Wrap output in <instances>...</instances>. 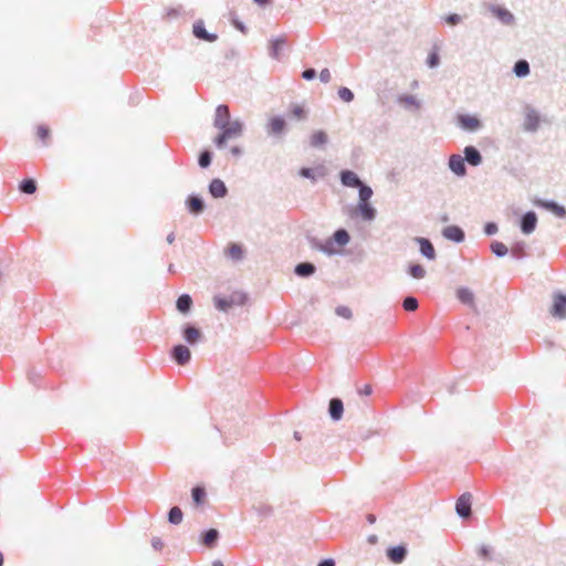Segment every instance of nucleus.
Returning <instances> with one entry per match:
<instances>
[{
  "label": "nucleus",
  "instance_id": "nucleus-46",
  "mask_svg": "<svg viewBox=\"0 0 566 566\" xmlns=\"http://www.w3.org/2000/svg\"><path fill=\"white\" fill-rule=\"evenodd\" d=\"M253 509L260 516H263V517L270 516L273 512L272 506L269 504H264V503L253 506Z\"/></svg>",
  "mask_w": 566,
  "mask_h": 566
},
{
  "label": "nucleus",
  "instance_id": "nucleus-26",
  "mask_svg": "<svg viewBox=\"0 0 566 566\" xmlns=\"http://www.w3.org/2000/svg\"><path fill=\"white\" fill-rule=\"evenodd\" d=\"M316 272V266L312 262H300L294 268V274L298 277H310Z\"/></svg>",
  "mask_w": 566,
  "mask_h": 566
},
{
  "label": "nucleus",
  "instance_id": "nucleus-3",
  "mask_svg": "<svg viewBox=\"0 0 566 566\" xmlns=\"http://www.w3.org/2000/svg\"><path fill=\"white\" fill-rule=\"evenodd\" d=\"M541 122L539 113L530 104L524 106V130L535 133L538 130Z\"/></svg>",
  "mask_w": 566,
  "mask_h": 566
},
{
  "label": "nucleus",
  "instance_id": "nucleus-17",
  "mask_svg": "<svg viewBox=\"0 0 566 566\" xmlns=\"http://www.w3.org/2000/svg\"><path fill=\"white\" fill-rule=\"evenodd\" d=\"M286 44H287V39L285 35H281L275 39H272L270 41V45H269V55L272 59L280 61L281 56H282V51L286 46Z\"/></svg>",
  "mask_w": 566,
  "mask_h": 566
},
{
  "label": "nucleus",
  "instance_id": "nucleus-36",
  "mask_svg": "<svg viewBox=\"0 0 566 566\" xmlns=\"http://www.w3.org/2000/svg\"><path fill=\"white\" fill-rule=\"evenodd\" d=\"M232 306H241L248 302V294L243 291H233L229 296Z\"/></svg>",
  "mask_w": 566,
  "mask_h": 566
},
{
  "label": "nucleus",
  "instance_id": "nucleus-42",
  "mask_svg": "<svg viewBox=\"0 0 566 566\" xmlns=\"http://www.w3.org/2000/svg\"><path fill=\"white\" fill-rule=\"evenodd\" d=\"M228 255L234 260L239 261L243 258V249L240 244L232 243L228 248Z\"/></svg>",
  "mask_w": 566,
  "mask_h": 566
},
{
  "label": "nucleus",
  "instance_id": "nucleus-63",
  "mask_svg": "<svg viewBox=\"0 0 566 566\" xmlns=\"http://www.w3.org/2000/svg\"><path fill=\"white\" fill-rule=\"evenodd\" d=\"M178 13H179V12H178V10H176V9H170V10L167 12V15H168V18H175V17H177V15H178Z\"/></svg>",
  "mask_w": 566,
  "mask_h": 566
},
{
  "label": "nucleus",
  "instance_id": "nucleus-14",
  "mask_svg": "<svg viewBox=\"0 0 566 566\" xmlns=\"http://www.w3.org/2000/svg\"><path fill=\"white\" fill-rule=\"evenodd\" d=\"M413 241L416 243H418L419 251L422 256H424L426 259L431 260V261L436 260V258H437L436 249H434L432 242L428 238L416 237L413 239Z\"/></svg>",
  "mask_w": 566,
  "mask_h": 566
},
{
  "label": "nucleus",
  "instance_id": "nucleus-55",
  "mask_svg": "<svg viewBox=\"0 0 566 566\" xmlns=\"http://www.w3.org/2000/svg\"><path fill=\"white\" fill-rule=\"evenodd\" d=\"M446 22L450 25H457L461 21V17L458 13H450L444 18Z\"/></svg>",
  "mask_w": 566,
  "mask_h": 566
},
{
  "label": "nucleus",
  "instance_id": "nucleus-27",
  "mask_svg": "<svg viewBox=\"0 0 566 566\" xmlns=\"http://www.w3.org/2000/svg\"><path fill=\"white\" fill-rule=\"evenodd\" d=\"M219 537L220 534L217 528H209L202 532L201 543L208 548H213L217 545Z\"/></svg>",
  "mask_w": 566,
  "mask_h": 566
},
{
  "label": "nucleus",
  "instance_id": "nucleus-52",
  "mask_svg": "<svg viewBox=\"0 0 566 566\" xmlns=\"http://www.w3.org/2000/svg\"><path fill=\"white\" fill-rule=\"evenodd\" d=\"M50 136V129L48 126L45 125H39L38 126V137L44 143L46 144V139L49 138Z\"/></svg>",
  "mask_w": 566,
  "mask_h": 566
},
{
  "label": "nucleus",
  "instance_id": "nucleus-10",
  "mask_svg": "<svg viewBox=\"0 0 566 566\" xmlns=\"http://www.w3.org/2000/svg\"><path fill=\"white\" fill-rule=\"evenodd\" d=\"M472 495L470 493H463L462 495L459 496V499L457 500V503H455V511H457V514L462 517V518H468L471 516L472 514V511H471V506H472Z\"/></svg>",
  "mask_w": 566,
  "mask_h": 566
},
{
  "label": "nucleus",
  "instance_id": "nucleus-12",
  "mask_svg": "<svg viewBox=\"0 0 566 566\" xmlns=\"http://www.w3.org/2000/svg\"><path fill=\"white\" fill-rule=\"evenodd\" d=\"M172 359L180 366L187 365L191 359V353L186 345L178 344L171 348Z\"/></svg>",
  "mask_w": 566,
  "mask_h": 566
},
{
  "label": "nucleus",
  "instance_id": "nucleus-44",
  "mask_svg": "<svg viewBox=\"0 0 566 566\" xmlns=\"http://www.w3.org/2000/svg\"><path fill=\"white\" fill-rule=\"evenodd\" d=\"M426 63H427L428 67H430V69H434V67L439 66L440 55H439L438 50L434 49L429 53Z\"/></svg>",
  "mask_w": 566,
  "mask_h": 566
},
{
  "label": "nucleus",
  "instance_id": "nucleus-11",
  "mask_svg": "<svg viewBox=\"0 0 566 566\" xmlns=\"http://www.w3.org/2000/svg\"><path fill=\"white\" fill-rule=\"evenodd\" d=\"M182 337L189 345H195L203 339L202 332L191 323L182 327Z\"/></svg>",
  "mask_w": 566,
  "mask_h": 566
},
{
  "label": "nucleus",
  "instance_id": "nucleus-60",
  "mask_svg": "<svg viewBox=\"0 0 566 566\" xmlns=\"http://www.w3.org/2000/svg\"><path fill=\"white\" fill-rule=\"evenodd\" d=\"M317 566H335V560L332 558H325L321 560Z\"/></svg>",
  "mask_w": 566,
  "mask_h": 566
},
{
  "label": "nucleus",
  "instance_id": "nucleus-56",
  "mask_svg": "<svg viewBox=\"0 0 566 566\" xmlns=\"http://www.w3.org/2000/svg\"><path fill=\"white\" fill-rule=\"evenodd\" d=\"M316 70L313 69V67H308V69H305L303 72H302V77L306 81H312L316 77Z\"/></svg>",
  "mask_w": 566,
  "mask_h": 566
},
{
  "label": "nucleus",
  "instance_id": "nucleus-50",
  "mask_svg": "<svg viewBox=\"0 0 566 566\" xmlns=\"http://www.w3.org/2000/svg\"><path fill=\"white\" fill-rule=\"evenodd\" d=\"M399 102L408 105H413L417 108L420 107L419 101L413 95H401Z\"/></svg>",
  "mask_w": 566,
  "mask_h": 566
},
{
  "label": "nucleus",
  "instance_id": "nucleus-34",
  "mask_svg": "<svg viewBox=\"0 0 566 566\" xmlns=\"http://www.w3.org/2000/svg\"><path fill=\"white\" fill-rule=\"evenodd\" d=\"M327 142H328L327 134L324 130H316L311 136L310 144H311L312 147L318 148V147H322V146L326 145Z\"/></svg>",
  "mask_w": 566,
  "mask_h": 566
},
{
  "label": "nucleus",
  "instance_id": "nucleus-15",
  "mask_svg": "<svg viewBox=\"0 0 566 566\" xmlns=\"http://www.w3.org/2000/svg\"><path fill=\"white\" fill-rule=\"evenodd\" d=\"M407 555L408 548L403 544L390 546L386 551L387 558L394 564L402 563L406 559Z\"/></svg>",
  "mask_w": 566,
  "mask_h": 566
},
{
  "label": "nucleus",
  "instance_id": "nucleus-61",
  "mask_svg": "<svg viewBox=\"0 0 566 566\" xmlns=\"http://www.w3.org/2000/svg\"><path fill=\"white\" fill-rule=\"evenodd\" d=\"M40 378V375L36 374L34 370H31L29 373V379L32 384L36 385L38 379Z\"/></svg>",
  "mask_w": 566,
  "mask_h": 566
},
{
  "label": "nucleus",
  "instance_id": "nucleus-19",
  "mask_svg": "<svg viewBox=\"0 0 566 566\" xmlns=\"http://www.w3.org/2000/svg\"><path fill=\"white\" fill-rule=\"evenodd\" d=\"M442 235L454 243H461L465 240V233L459 226H448L442 229Z\"/></svg>",
  "mask_w": 566,
  "mask_h": 566
},
{
  "label": "nucleus",
  "instance_id": "nucleus-32",
  "mask_svg": "<svg viewBox=\"0 0 566 566\" xmlns=\"http://www.w3.org/2000/svg\"><path fill=\"white\" fill-rule=\"evenodd\" d=\"M191 497L192 502L196 506H201L207 497V492L205 486L202 485H196L191 490Z\"/></svg>",
  "mask_w": 566,
  "mask_h": 566
},
{
  "label": "nucleus",
  "instance_id": "nucleus-47",
  "mask_svg": "<svg viewBox=\"0 0 566 566\" xmlns=\"http://www.w3.org/2000/svg\"><path fill=\"white\" fill-rule=\"evenodd\" d=\"M230 21L235 29H238L242 33H247V27L237 18L234 11H230Z\"/></svg>",
  "mask_w": 566,
  "mask_h": 566
},
{
  "label": "nucleus",
  "instance_id": "nucleus-45",
  "mask_svg": "<svg viewBox=\"0 0 566 566\" xmlns=\"http://www.w3.org/2000/svg\"><path fill=\"white\" fill-rule=\"evenodd\" d=\"M337 93L339 98L346 103H350L354 101V93L346 86L339 87Z\"/></svg>",
  "mask_w": 566,
  "mask_h": 566
},
{
  "label": "nucleus",
  "instance_id": "nucleus-13",
  "mask_svg": "<svg viewBox=\"0 0 566 566\" xmlns=\"http://www.w3.org/2000/svg\"><path fill=\"white\" fill-rule=\"evenodd\" d=\"M537 226V214L534 211L525 212L520 219V229L524 234H531Z\"/></svg>",
  "mask_w": 566,
  "mask_h": 566
},
{
  "label": "nucleus",
  "instance_id": "nucleus-25",
  "mask_svg": "<svg viewBox=\"0 0 566 566\" xmlns=\"http://www.w3.org/2000/svg\"><path fill=\"white\" fill-rule=\"evenodd\" d=\"M328 413L332 420L339 421L344 413V403L340 398H332L328 405Z\"/></svg>",
  "mask_w": 566,
  "mask_h": 566
},
{
  "label": "nucleus",
  "instance_id": "nucleus-28",
  "mask_svg": "<svg viewBox=\"0 0 566 566\" xmlns=\"http://www.w3.org/2000/svg\"><path fill=\"white\" fill-rule=\"evenodd\" d=\"M192 307V298L189 294H181L177 301H176V308L182 313V314H187L188 312H190Z\"/></svg>",
  "mask_w": 566,
  "mask_h": 566
},
{
  "label": "nucleus",
  "instance_id": "nucleus-40",
  "mask_svg": "<svg viewBox=\"0 0 566 566\" xmlns=\"http://www.w3.org/2000/svg\"><path fill=\"white\" fill-rule=\"evenodd\" d=\"M490 249H491L492 253L497 258H503L509 253L507 247L503 242H500V241H493L490 244Z\"/></svg>",
  "mask_w": 566,
  "mask_h": 566
},
{
  "label": "nucleus",
  "instance_id": "nucleus-39",
  "mask_svg": "<svg viewBox=\"0 0 566 566\" xmlns=\"http://www.w3.org/2000/svg\"><path fill=\"white\" fill-rule=\"evenodd\" d=\"M426 273L424 268L419 263H411L408 266V274L413 279L421 280L426 276Z\"/></svg>",
  "mask_w": 566,
  "mask_h": 566
},
{
  "label": "nucleus",
  "instance_id": "nucleus-43",
  "mask_svg": "<svg viewBox=\"0 0 566 566\" xmlns=\"http://www.w3.org/2000/svg\"><path fill=\"white\" fill-rule=\"evenodd\" d=\"M402 307L407 312H415L419 307V302L415 296L408 295L402 300Z\"/></svg>",
  "mask_w": 566,
  "mask_h": 566
},
{
  "label": "nucleus",
  "instance_id": "nucleus-57",
  "mask_svg": "<svg viewBox=\"0 0 566 566\" xmlns=\"http://www.w3.org/2000/svg\"><path fill=\"white\" fill-rule=\"evenodd\" d=\"M319 80L323 82V83H328L329 80H331V72L328 69H323L319 73Z\"/></svg>",
  "mask_w": 566,
  "mask_h": 566
},
{
  "label": "nucleus",
  "instance_id": "nucleus-41",
  "mask_svg": "<svg viewBox=\"0 0 566 566\" xmlns=\"http://www.w3.org/2000/svg\"><path fill=\"white\" fill-rule=\"evenodd\" d=\"M212 151L210 149H203L198 157V165L201 168H208L212 161Z\"/></svg>",
  "mask_w": 566,
  "mask_h": 566
},
{
  "label": "nucleus",
  "instance_id": "nucleus-9",
  "mask_svg": "<svg viewBox=\"0 0 566 566\" xmlns=\"http://www.w3.org/2000/svg\"><path fill=\"white\" fill-rule=\"evenodd\" d=\"M192 34L196 39L206 41L209 43L216 42L218 40L217 33H211L206 30L203 20H197L192 25Z\"/></svg>",
  "mask_w": 566,
  "mask_h": 566
},
{
  "label": "nucleus",
  "instance_id": "nucleus-18",
  "mask_svg": "<svg viewBox=\"0 0 566 566\" xmlns=\"http://www.w3.org/2000/svg\"><path fill=\"white\" fill-rule=\"evenodd\" d=\"M339 180L344 187L357 188L363 182L359 176L349 169H343L339 172Z\"/></svg>",
  "mask_w": 566,
  "mask_h": 566
},
{
  "label": "nucleus",
  "instance_id": "nucleus-37",
  "mask_svg": "<svg viewBox=\"0 0 566 566\" xmlns=\"http://www.w3.org/2000/svg\"><path fill=\"white\" fill-rule=\"evenodd\" d=\"M36 189V181L32 178H25L19 184V190L22 193L32 195Z\"/></svg>",
  "mask_w": 566,
  "mask_h": 566
},
{
  "label": "nucleus",
  "instance_id": "nucleus-58",
  "mask_svg": "<svg viewBox=\"0 0 566 566\" xmlns=\"http://www.w3.org/2000/svg\"><path fill=\"white\" fill-rule=\"evenodd\" d=\"M151 546L155 551H160L164 547V543L159 537H153Z\"/></svg>",
  "mask_w": 566,
  "mask_h": 566
},
{
  "label": "nucleus",
  "instance_id": "nucleus-48",
  "mask_svg": "<svg viewBox=\"0 0 566 566\" xmlns=\"http://www.w3.org/2000/svg\"><path fill=\"white\" fill-rule=\"evenodd\" d=\"M306 240L312 249L318 250L322 252L324 241L319 240L318 238H316L314 235H307Z\"/></svg>",
  "mask_w": 566,
  "mask_h": 566
},
{
  "label": "nucleus",
  "instance_id": "nucleus-16",
  "mask_svg": "<svg viewBox=\"0 0 566 566\" xmlns=\"http://www.w3.org/2000/svg\"><path fill=\"white\" fill-rule=\"evenodd\" d=\"M449 169L458 177L467 175L465 159L459 154H453L449 157Z\"/></svg>",
  "mask_w": 566,
  "mask_h": 566
},
{
  "label": "nucleus",
  "instance_id": "nucleus-29",
  "mask_svg": "<svg viewBox=\"0 0 566 566\" xmlns=\"http://www.w3.org/2000/svg\"><path fill=\"white\" fill-rule=\"evenodd\" d=\"M458 300L465 305L473 306L474 305V294L468 287H460L457 290Z\"/></svg>",
  "mask_w": 566,
  "mask_h": 566
},
{
  "label": "nucleus",
  "instance_id": "nucleus-54",
  "mask_svg": "<svg viewBox=\"0 0 566 566\" xmlns=\"http://www.w3.org/2000/svg\"><path fill=\"white\" fill-rule=\"evenodd\" d=\"M491 552H492V549L490 546L482 545V546H480L478 554L483 559H491Z\"/></svg>",
  "mask_w": 566,
  "mask_h": 566
},
{
  "label": "nucleus",
  "instance_id": "nucleus-1",
  "mask_svg": "<svg viewBox=\"0 0 566 566\" xmlns=\"http://www.w3.org/2000/svg\"><path fill=\"white\" fill-rule=\"evenodd\" d=\"M213 126L220 129V133L213 139L216 147L219 149L223 148L229 139L238 138L243 133L242 122L238 119L231 122L230 109L226 104H220L216 108Z\"/></svg>",
  "mask_w": 566,
  "mask_h": 566
},
{
  "label": "nucleus",
  "instance_id": "nucleus-4",
  "mask_svg": "<svg viewBox=\"0 0 566 566\" xmlns=\"http://www.w3.org/2000/svg\"><path fill=\"white\" fill-rule=\"evenodd\" d=\"M549 313L555 318H566V294L559 291L553 293V305Z\"/></svg>",
  "mask_w": 566,
  "mask_h": 566
},
{
  "label": "nucleus",
  "instance_id": "nucleus-51",
  "mask_svg": "<svg viewBox=\"0 0 566 566\" xmlns=\"http://www.w3.org/2000/svg\"><path fill=\"white\" fill-rule=\"evenodd\" d=\"M483 231L488 237L494 235L499 231V227L495 222H486L483 227Z\"/></svg>",
  "mask_w": 566,
  "mask_h": 566
},
{
  "label": "nucleus",
  "instance_id": "nucleus-38",
  "mask_svg": "<svg viewBox=\"0 0 566 566\" xmlns=\"http://www.w3.org/2000/svg\"><path fill=\"white\" fill-rule=\"evenodd\" d=\"M184 513L179 506H172L168 512V522L172 525H179L182 522Z\"/></svg>",
  "mask_w": 566,
  "mask_h": 566
},
{
  "label": "nucleus",
  "instance_id": "nucleus-2",
  "mask_svg": "<svg viewBox=\"0 0 566 566\" xmlns=\"http://www.w3.org/2000/svg\"><path fill=\"white\" fill-rule=\"evenodd\" d=\"M350 241V235L348 231L344 228L337 229L331 238L324 241L322 252L327 255H335L340 253V250L336 249L335 245L339 248L345 247Z\"/></svg>",
  "mask_w": 566,
  "mask_h": 566
},
{
  "label": "nucleus",
  "instance_id": "nucleus-24",
  "mask_svg": "<svg viewBox=\"0 0 566 566\" xmlns=\"http://www.w3.org/2000/svg\"><path fill=\"white\" fill-rule=\"evenodd\" d=\"M536 205L553 212L559 218H566V208L554 200H537Z\"/></svg>",
  "mask_w": 566,
  "mask_h": 566
},
{
  "label": "nucleus",
  "instance_id": "nucleus-6",
  "mask_svg": "<svg viewBox=\"0 0 566 566\" xmlns=\"http://www.w3.org/2000/svg\"><path fill=\"white\" fill-rule=\"evenodd\" d=\"M287 125L282 116H273L266 124V134L269 136H283L286 134Z\"/></svg>",
  "mask_w": 566,
  "mask_h": 566
},
{
  "label": "nucleus",
  "instance_id": "nucleus-31",
  "mask_svg": "<svg viewBox=\"0 0 566 566\" xmlns=\"http://www.w3.org/2000/svg\"><path fill=\"white\" fill-rule=\"evenodd\" d=\"M527 244L524 241H517L511 247V255L516 260H522L527 256Z\"/></svg>",
  "mask_w": 566,
  "mask_h": 566
},
{
  "label": "nucleus",
  "instance_id": "nucleus-20",
  "mask_svg": "<svg viewBox=\"0 0 566 566\" xmlns=\"http://www.w3.org/2000/svg\"><path fill=\"white\" fill-rule=\"evenodd\" d=\"M458 124L464 130L474 132L482 127V123L478 117L460 114L458 115Z\"/></svg>",
  "mask_w": 566,
  "mask_h": 566
},
{
  "label": "nucleus",
  "instance_id": "nucleus-23",
  "mask_svg": "<svg viewBox=\"0 0 566 566\" xmlns=\"http://www.w3.org/2000/svg\"><path fill=\"white\" fill-rule=\"evenodd\" d=\"M463 154H464L463 159H465V163H468L469 165H471L473 167L481 165L483 161V157H482L480 150L475 146H472V145L467 146L463 150Z\"/></svg>",
  "mask_w": 566,
  "mask_h": 566
},
{
  "label": "nucleus",
  "instance_id": "nucleus-33",
  "mask_svg": "<svg viewBox=\"0 0 566 566\" xmlns=\"http://www.w3.org/2000/svg\"><path fill=\"white\" fill-rule=\"evenodd\" d=\"M213 305L214 307L220 311L227 313L230 308H232V304L230 303V300L228 296H223L221 294H216L213 296Z\"/></svg>",
  "mask_w": 566,
  "mask_h": 566
},
{
  "label": "nucleus",
  "instance_id": "nucleus-8",
  "mask_svg": "<svg viewBox=\"0 0 566 566\" xmlns=\"http://www.w3.org/2000/svg\"><path fill=\"white\" fill-rule=\"evenodd\" d=\"M186 208L192 216H200L206 209V202L199 195L191 193L186 199Z\"/></svg>",
  "mask_w": 566,
  "mask_h": 566
},
{
  "label": "nucleus",
  "instance_id": "nucleus-7",
  "mask_svg": "<svg viewBox=\"0 0 566 566\" xmlns=\"http://www.w3.org/2000/svg\"><path fill=\"white\" fill-rule=\"evenodd\" d=\"M352 217H360L364 221H374L377 210L370 202H358Z\"/></svg>",
  "mask_w": 566,
  "mask_h": 566
},
{
  "label": "nucleus",
  "instance_id": "nucleus-49",
  "mask_svg": "<svg viewBox=\"0 0 566 566\" xmlns=\"http://www.w3.org/2000/svg\"><path fill=\"white\" fill-rule=\"evenodd\" d=\"M335 313L338 316L344 317L346 319H349L353 316L352 310L349 307H347V306H344V305L337 306L336 310H335Z\"/></svg>",
  "mask_w": 566,
  "mask_h": 566
},
{
  "label": "nucleus",
  "instance_id": "nucleus-21",
  "mask_svg": "<svg viewBox=\"0 0 566 566\" xmlns=\"http://www.w3.org/2000/svg\"><path fill=\"white\" fill-rule=\"evenodd\" d=\"M490 11L505 25H513L515 23L514 14L503 7L492 4Z\"/></svg>",
  "mask_w": 566,
  "mask_h": 566
},
{
  "label": "nucleus",
  "instance_id": "nucleus-64",
  "mask_svg": "<svg viewBox=\"0 0 566 566\" xmlns=\"http://www.w3.org/2000/svg\"><path fill=\"white\" fill-rule=\"evenodd\" d=\"M166 240H167V242H168L169 244L174 243V241H175V232H170V233L167 235Z\"/></svg>",
  "mask_w": 566,
  "mask_h": 566
},
{
  "label": "nucleus",
  "instance_id": "nucleus-59",
  "mask_svg": "<svg viewBox=\"0 0 566 566\" xmlns=\"http://www.w3.org/2000/svg\"><path fill=\"white\" fill-rule=\"evenodd\" d=\"M373 392V388L370 385H365L363 388L358 389V394L360 396H369Z\"/></svg>",
  "mask_w": 566,
  "mask_h": 566
},
{
  "label": "nucleus",
  "instance_id": "nucleus-30",
  "mask_svg": "<svg viewBox=\"0 0 566 566\" xmlns=\"http://www.w3.org/2000/svg\"><path fill=\"white\" fill-rule=\"evenodd\" d=\"M513 73L517 77H526L531 73L530 63L524 59L517 60L513 66Z\"/></svg>",
  "mask_w": 566,
  "mask_h": 566
},
{
  "label": "nucleus",
  "instance_id": "nucleus-22",
  "mask_svg": "<svg viewBox=\"0 0 566 566\" xmlns=\"http://www.w3.org/2000/svg\"><path fill=\"white\" fill-rule=\"evenodd\" d=\"M209 193L212 198L221 199L228 195V188L223 180L214 178L208 186Z\"/></svg>",
  "mask_w": 566,
  "mask_h": 566
},
{
  "label": "nucleus",
  "instance_id": "nucleus-53",
  "mask_svg": "<svg viewBox=\"0 0 566 566\" xmlns=\"http://www.w3.org/2000/svg\"><path fill=\"white\" fill-rule=\"evenodd\" d=\"M291 112H292V115L297 119L306 118V111L300 105H293Z\"/></svg>",
  "mask_w": 566,
  "mask_h": 566
},
{
  "label": "nucleus",
  "instance_id": "nucleus-35",
  "mask_svg": "<svg viewBox=\"0 0 566 566\" xmlns=\"http://www.w3.org/2000/svg\"><path fill=\"white\" fill-rule=\"evenodd\" d=\"M356 189H358V202H370V198L374 195L370 186L363 181Z\"/></svg>",
  "mask_w": 566,
  "mask_h": 566
},
{
  "label": "nucleus",
  "instance_id": "nucleus-62",
  "mask_svg": "<svg viewBox=\"0 0 566 566\" xmlns=\"http://www.w3.org/2000/svg\"><path fill=\"white\" fill-rule=\"evenodd\" d=\"M230 153L233 156L239 157L242 155V149L239 146H233V147H231Z\"/></svg>",
  "mask_w": 566,
  "mask_h": 566
},
{
  "label": "nucleus",
  "instance_id": "nucleus-5",
  "mask_svg": "<svg viewBox=\"0 0 566 566\" xmlns=\"http://www.w3.org/2000/svg\"><path fill=\"white\" fill-rule=\"evenodd\" d=\"M328 174V169L324 164H318L317 166L302 167L298 170V175L303 178L310 179L313 184L317 181L318 178H325Z\"/></svg>",
  "mask_w": 566,
  "mask_h": 566
}]
</instances>
